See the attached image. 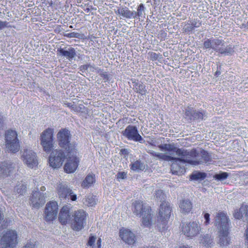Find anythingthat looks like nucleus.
Masks as SVG:
<instances>
[{
	"instance_id": "obj_1",
	"label": "nucleus",
	"mask_w": 248,
	"mask_h": 248,
	"mask_svg": "<svg viewBox=\"0 0 248 248\" xmlns=\"http://www.w3.org/2000/svg\"><path fill=\"white\" fill-rule=\"evenodd\" d=\"M158 147L160 150L170 153L169 155L172 156L175 153L178 156H181L180 159L192 166L209 163L212 160L210 154L204 150L197 151L195 149L190 151L183 148L179 149L174 143L160 144Z\"/></svg>"
},
{
	"instance_id": "obj_2",
	"label": "nucleus",
	"mask_w": 248,
	"mask_h": 248,
	"mask_svg": "<svg viewBox=\"0 0 248 248\" xmlns=\"http://www.w3.org/2000/svg\"><path fill=\"white\" fill-rule=\"evenodd\" d=\"M228 220L226 214L222 212H218L215 218V224L219 229L217 243L222 248L226 247L231 243Z\"/></svg>"
},
{
	"instance_id": "obj_3",
	"label": "nucleus",
	"mask_w": 248,
	"mask_h": 248,
	"mask_svg": "<svg viewBox=\"0 0 248 248\" xmlns=\"http://www.w3.org/2000/svg\"><path fill=\"white\" fill-rule=\"evenodd\" d=\"M133 213L139 217H142V224L145 227L151 225L152 214L150 207L140 201H136L132 204Z\"/></svg>"
},
{
	"instance_id": "obj_4",
	"label": "nucleus",
	"mask_w": 248,
	"mask_h": 248,
	"mask_svg": "<svg viewBox=\"0 0 248 248\" xmlns=\"http://www.w3.org/2000/svg\"><path fill=\"white\" fill-rule=\"evenodd\" d=\"M57 138L59 146L65 149L67 153H70V155L77 151L75 144L70 142L71 135L69 130L63 129L60 131Z\"/></svg>"
},
{
	"instance_id": "obj_5",
	"label": "nucleus",
	"mask_w": 248,
	"mask_h": 248,
	"mask_svg": "<svg viewBox=\"0 0 248 248\" xmlns=\"http://www.w3.org/2000/svg\"><path fill=\"white\" fill-rule=\"evenodd\" d=\"M6 147L8 151L16 153L20 149L19 140L16 131L9 130L5 134Z\"/></svg>"
},
{
	"instance_id": "obj_6",
	"label": "nucleus",
	"mask_w": 248,
	"mask_h": 248,
	"mask_svg": "<svg viewBox=\"0 0 248 248\" xmlns=\"http://www.w3.org/2000/svg\"><path fill=\"white\" fill-rule=\"evenodd\" d=\"M41 145L46 153L49 152L54 146L53 130L51 128L45 130L40 136Z\"/></svg>"
},
{
	"instance_id": "obj_7",
	"label": "nucleus",
	"mask_w": 248,
	"mask_h": 248,
	"mask_svg": "<svg viewBox=\"0 0 248 248\" xmlns=\"http://www.w3.org/2000/svg\"><path fill=\"white\" fill-rule=\"evenodd\" d=\"M21 158L24 164L30 168L33 169L38 164L36 153L30 149H24Z\"/></svg>"
},
{
	"instance_id": "obj_8",
	"label": "nucleus",
	"mask_w": 248,
	"mask_h": 248,
	"mask_svg": "<svg viewBox=\"0 0 248 248\" xmlns=\"http://www.w3.org/2000/svg\"><path fill=\"white\" fill-rule=\"evenodd\" d=\"M17 234L14 230H8L1 238L0 246L2 248H14L17 244Z\"/></svg>"
},
{
	"instance_id": "obj_9",
	"label": "nucleus",
	"mask_w": 248,
	"mask_h": 248,
	"mask_svg": "<svg viewBox=\"0 0 248 248\" xmlns=\"http://www.w3.org/2000/svg\"><path fill=\"white\" fill-rule=\"evenodd\" d=\"M123 135L129 140L143 143L145 140L140 135L138 128L134 125H128L122 132Z\"/></svg>"
},
{
	"instance_id": "obj_10",
	"label": "nucleus",
	"mask_w": 248,
	"mask_h": 248,
	"mask_svg": "<svg viewBox=\"0 0 248 248\" xmlns=\"http://www.w3.org/2000/svg\"><path fill=\"white\" fill-rule=\"evenodd\" d=\"M65 157V155L62 150L53 151L49 158L50 166L53 168L60 167Z\"/></svg>"
},
{
	"instance_id": "obj_11",
	"label": "nucleus",
	"mask_w": 248,
	"mask_h": 248,
	"mask_svg": "<svg viewBox=\"0 0 248 248\" xmlns=\"http://www.w3.org/2000/svg\"><path fill=\"white\" fill-rule=\"evenodd\" d=\"M72 216L74 217L72 223L73 230L76 231L81 230L86 223V214L85 212L82 210H78L75 212Z\"/></svg>"
},
{
	"instance_id": "obj_12",
	"label": "nucleus",
	"mask_w": 248,
	"mask_h": 248,
	"mask_svg": "<svg viewBox=\"0 0 248 248\" xmlns=\"http://www.w3.org/2000/svg\"><path fill=\"white\" fill-rule=\"evenodd\" d=\"M78 154V153L77 151H75L74 153H72L71 155H70V153H67V160L64 167L66 172L72 173L76 170L79 163Z\"/></svg>"
},
{
	"instance_id": "obj_13",
	"label": "nucleus",
	"mask_w": 248,
	"mask_h": 248,
	"mask_svg": "<svg viewBox=\"0 0 248 248\" xmlns=\"http://www.w3.org/2000/svg\"><path fill=\"white\" fill-rule=\"evenodd\" d=\"M201 230L198 222L193 221L184 224L182 228L183 233L186 236L192 237L199 233Z\"/></svg>"
},
{
	"instance_id": "obj_14",
	"label": "nucleus",
	"mask_w": 248,
	"mask_h": 248,
	"mask_svg": "<svg viewBox=\"0 0 248 248\" xmlns=\"http://www.w3.org/2000/svg\"><path fill=\"white\" fill-rule=\"evenodd\" d=\"M16 170V164L10 161L0 162V178L10 176Z\"/></svg>"
},
{
	"instance_id": "obj_15",
	"label": "nucleus",
	"mask_w": 248,
	"mask_h": 248,
	"mask_svg": "<svg viewBox=\"0 0 248 248\" xmlns=\"http://www.w3.org/2000/svg\"><path fill=\"white\" fill-rule=\"evenodd\" d=\"M58 206L56 202H50L46 205L45 215L47 221H52L56 218L58 213Z\"/></svg>"
},
{
	"instance_id": "obj_16",
	"label": "nucleus",
	"mask_w": 248,
	"mask_h": 248,
	"mask_svg": "<svg viewBox=\"0 0 248 248\" xmlns=\"http://www.w3.org/2000/svg\"><path fill=\"white\" fill-rule=\"evenodd\" d=\"M58 195L61 199H70L75 201L77 199V196L73 194L72 191L66 184H60L58 187Z\"/></svg>"
},
{
	"instance_id": "obj_17",
	"label": "nucleus",
	"mask_w": 248,
	"mask_h": 248,
	"mask_svg": "<svg viewBox=\"0 0 248 248\" xmlns=\"http://www.w3.org/2000/svg\"><path fill=\"white\" fill-rule=\"evenodd\" d=\"M45 195L44 193L38 191L33 192L31 198V204L32 206L35 208L42 206L46 202Z\"/></svg>"
},
{
	"instance_id": "obj_18",
	"label": "nucleus",
	"mask_w": 248,
	"mask_h": 248,
	"mask_svg": "<svg viewBox=\"0 0 248 248\" xmlns=\"http://www.w3.org/2000/svg\"><path fill=\"white\" fill-rule=\"evenodd\" d=\"M185 115L190 120H203L206 117L203 111L196 110L192 108L187 107L185 109Z\"/></svg>"
},
{
	"instance_id": "obj_19",
	"label": "nucleus",
	"mask_w": 248,
	"mask_h": 248,
	"mask_svg": "<svg viewBox=\"0 0 248 248\" xmlns=\"http://www.w3.org/2000/svg\"><path fill=\"white\" fill-rule=\"evenodd\" d=\"M171 212L170 203L168 202H162L160 205L158 218L161 221L168 220Z\"/></svg>"
},
{
	"instance_id": "obj_20",
	"label": "nucleus",
	"mask_w": 248,
	"mask_h": 248,
	"mask_svg": "<svg viewBox=\"0 0 248 248\" xmlns=\"http://www.w3.org/2000/svg\"><path fill=\"white\" fill-rule=\"evenodd\" d=\"M120 236L125 243L129 245L133 244L136 241L135 234L128 230H121Z\"/></svg>"
},
{
	"instance_id": "obj_21",
	"label": "nucleus",
	"mask_w": 248,
	"mask_h": 248,
	"mask_svg": "<svg viewBox=\"0 0 248 248\" xmlns=\"http://www.w3.org/2000/svg\"><path fill=\"white\" fill-rule=\"evenodd\" d=\"M58 52L60 56L65 57L70 61H71L76 56V50L72 47L60 48L58 49Z\"/></svg>"
},
{
	"instance_id": "obj_22",
	"label": "nucleus",
	"mask_w": 248,
	"mask_h": 248,
	"mask_svg": "<svg viewBox=\"0 0 248 248\" xmlns=\"http://www.w3.org/2000/svg\"><path fill=\"white\" fill-rule=\"evenodd\" d=\"M132 86L134 91L142 96H145L147 91L146 89V86L141 82L138 80L132 79Z\"/></svg>"
},
{
	"instance_id": "obj_23",
	"label": "nucleus",
	"mask_w": 248,
	"mask_h": 248,
	"mask_svg": "<svg viewBox=\"0 0 248 248\" xmlns=\"http://www.w3.org/2000/svg\"><path fill=\"white\" fill-rule=\"evenodd\" d=\"M71 215L68 206H63L61 210L59 219L62 224H65L70 220Z\"/></svg>"
},
{
	"instance_id": "obj_24",
	"label": "nucleus",
	"mask_w": 248,
	"mask_h": 248,
	"mask_svg": "<svg viewBox=\"0 0 248 248\" xmlns=\"http://www.w3.org/2000/svg\"><path fill=\"white\" fill-rule=\"evenodd\" d=\"M233 216L236 219L245 217L246 220L248 221V206L247 205H242L239 210L235 211Z\"/></svg>"
},
{
	"instance_id": "obj_25",
	"label": "nucleus",
	"mask_w": 248,
	"mask_h": 248,
	"mask_svg": "<svg viewBox=\"0 0 248 248\" xmlns=\"http://www.w3.org/2000/svg\"><path fill=\"white\" fill-rule=\"evenodd\" d=\"M179 207L182 213L186 214L192 209V204L189 200L184 199L180 201Z\"/></svg>"
},
{
	"instance_id": "obj_26",
	"label": "nucleus",
	"mask_w": 248,
	"mask_h": 248,
	"mask_svg": "<svg viewBox=\"0 0 248 248\" xmlns=\"http://www.w3.org/2000/svg\"><path fill=\"white\" fill-rule=\"evenodd\" d=\"M148 153L152 156L155 157L157 159L163 160L164 161H171L172 159H175L176 158L172 156L169 155L164 153H157L152 150H149Z\"/></svg>"
},
{
	"instance_id": "obj_27",
	"label": "nucleus",
	"mask_w": 248,
	"mask_h": 248,
	"mask_svg": "<svg viewBox=\"0 0 248 248\" xmlns=\"http://www.w3.org/2000/svg\"><path fill=\"white\" fill-rule=\"evenodd\" d=\"M118 13L123 17L127 18H136L137 16L136 11H131L126 7L118 9Z\"/></svg>"
},
{
	"instance_id": "obj_28",
	"label": "nucleus",
	"mask_w": 248,
	"mask_h": 248,
	"mask_svg": "<svg viewBox=\"0 0 248 248\" xmlns=\"http://www.w3.org/2000/svg\"><path fill=\"white\" fill-rule=\"evenodd\" d=\"M213 239L211 235L206 234L202 235L200 239V243L202 246L208 248L211 247L213 245Z\"/></svg>"
},
{
	"instance_id": "obj_29",
	"label": "nucleus",
	"mask_w": 248,
	"mask_h": 248,
	"mask_svg": "<svg viewBox=\"0 0 248 248\" xmlns=\"http://www.w3.org/2000/svg\"><path fill=\"white\" fill-rule=\"evenodd\" d=\"M176 159H172L171 161H174L171 166V171L173 174H178V172L180 171L181 167L179 165V162H184L186 163L185 161L180 159L181 158V156L180 157H175ZM188 163L187 162H186Z\"/></svg>"
},
{
	"instance_id": "obj_30",
	"label": "nucleus",
	"mask_w": 248,
	"mask_h": 248,
	"mask_svg": "<svg viewBox=\"0 0 248 248\" xmlns=\"http://www.w3.org/2000/svg\"><path fill=\"white\" fill-rule=\"evenodd\" d=\"M220 48L218 50V53L225 55H231L234 51L233 47L231 45L225 46L224 42L223 45L220 46Z\"/></svg>"
},
{
	"instance_id": "obj_31",
	"label": "nucleus",
	"mask_w": 248,
	"mask_h": 248,
	"mask_svg": "<svg viewBox=\"0 0 248 248\" xmlns=\"http://www.w3.org/2000/svg\"><path fill=\"white\" fill-rule=\"evenodd\" d=\"M224 41L218 38H212V49H214L217 52H218L220 46L223 45Z\"/></svg>"
},
{
	"instance_id": "obj_32",
	"label": "nucleus",
	"mask_w": 248,
	"mask_h": 248,
	"mask_svg": "<svg viewBox=\"0 0 248 248\" xmlns=\"http://www.w3.org/2000/svg\"><path fill=\"white\" fill-rule=\"evenodd\" d=\"M145 165L140 161H136L131 165V169L133 170L139 171L145 169Z\"/></svg>"
},
{
	"instance_id": "obj_33",
	"label": "nucleus",
	"mask_w": 248,
	"mask_h": 248,
	"mask_svg": "<svg viewBox=\"0 0 248 248\" xmlns=\"http://www.w3.org/2000/svg\"><path fill=\"white\" fill-rule=\"evenodd\" d=\"M95 181L94 177L92 175H87L85 180L82 183V186L83 187H88L93 183Z\"/></svg>"
},
{
	"instance_id": "obj_34",
	"label": "nucleus",
	"mask_w": 248,
	"mask_h": 248,
	"mask_svg": "<svg viewBox=\"0 0 248 248\" xmlns=\"http://www.w3.org/2000/svg\"><path fill=\"white\" fill-rule=\"evenodd\" d=\"M26 185L23 183L22 182H21L16 185L15 190L17 193L23 195L26 192Z\"/></svg>"
},
{
	"instance_id": "obj_35",
	"label": "nucleus",
	"mask_w": 248,
	"mask_h": 248,
	"mask_svg": "<svg viewBox=\"0 0 248 248\" xmlns=\"http://www.w3.org/2000/svg\"><path fill=\"white\" fill-rule=\"evenodd\" d=\"M229 176V174L226 172H221L219 173H217L214 176V178L221 182H223Z\"/></svg>"
},
{
	"instance_id": "obj_36",
	"label": "nucleus",
	"mask_w": 248,
	"mask_h": 248,
	"mask_svg": "<svg viewBox=\"0 0 248 248\" xmlns=\"http://www.w3.org/2000/svg\"><path fill=\"white\" fill-rule=\"evenodd\" d=\"M80 70L82 73L86 71L93 72H94V66L90 64L82 65L80 67Z\"/></svg>"
},
{
	"instance_id": "obj_37",
	"label": "nucleus",
	"mask_w": 248,
	"mask_h": 248,
	"mask_svg": "<svg viewBox=\"0 0 248 248\" xmlns=\"http://www.w3.org/2000/svg\"><path fill=\"white\" fill-rule=\"evenodd\" d=\"M206 177V174L204 172H196L192 173L191 175L190 179L191 180H203Z\"/></svg>"
},
{
	"instance_id": "obj_38",
	"label": "nucleus",
	"mask_w": 248,
	"mask_h": 248,
	"mask_svg": "<svg viewBox=\"0 0 248 248\" xmlns=\"http://www.w3.org/2000/svg\"><path fill=\"white\" fill-rule=\"evenodd\" d=\"M85 202L87 205L93 206L96 204V199L94 196L91 195H89L86 198Z\"/></svg>"
},
{
	"instance_id": "obj_39",
	"label": "nucleus",
	"mask_w": 248,
	"mask_h": 248,
	"mask_svg": "<svg viewBox=\"0 0 248 248\" xmlns=\"http://www.w3.org/2000/svg\"><path fill=\"white\" fill-rule=\"evenodd\" d=\"M155 197L157 201L163 202L165 200L164 194L162 190H157L155 191Z\"/></svg>"
},
{
	"instance_id": "obj_40",
	"label": "nucleus",
	"mask_w": 248,
	"mask_h": 248,
	"mask_svg": "<svg viewBox=\"0 0 248 248\" xmlns=\"http://www.w3.org/2000/svg\"><path fill=\"white\" fill-rule=\"evenodd\" d=\"M144 7L142 3H141L137 8V16L140 17H142L143 15V13L144 11Z\"/></svg>"
},
{
	"instance_id": "obj_41",
	"label": "nucleus",
	"mask_w": 248,
	"mask_h": 248,
	"mask_svg": "<svg viewBox=\"0 0 248 248\" xmlns=\"http://www.w3.org/2000/svg\"><path fill=\"white\" fill-rule=\"evenodd\" d=\"M204 48L206 49L212 48V38L205 39L203 44Z\"/></svg>"
},
{
	"instance_id": "obj_42",
	"label": "nucleus",
	"mask_w": 248,
	"mask_h": 248,
	"mask_svg": "<svg viewBox=\"0 0 248 248\" xmlns=\"http://www.w3.org/2000/svg\"><path fill=\"white\" fill-rule=\"evenodd\" d=\"M83 107V105L76 106L74 104L71 109L75 112H79L82 111V110Z\"/></svg>"
},
{
	"instance_id": "obj_43",
	"label": "nucleus",
	"mask_w": 248,
	"mask_h": 248,
	"mask_svg": "<svg viewBox=\"0 0 248 248\" xmlns=\"http://www.w3.org/2000/svg\"><path fill=\"white\" fill-rule=\"evenodd\" d=\"M65 36L69 38H78L79 36V33L78 32H73L66 34Z\"/></svg>"
},
{
	"instance_id": "obj_44",
	"label": "nucleus",
	"mask_w": 248,
	"mask_h": 248,
	"mask_svg": "<svg viewBox=\"0 0 248 248\" xmlns=\"http://www.w3.org/2000/svg\"><path fill=\"white\" fill-rule=\"evenodd\" d=\"M204 218L205 219V221L204 222V225H208L210 223V215L209 214L206 213L204 215Z\"/></svg>"
},
{
	"instance_id": "obj_45",
	"label": "nucleus",
	"mask_w": 248,
	"mask_h": 248,
	"mask_svg": "<svg viewBox=\"0 0 248 248\" xmlns=\"http://www.w3.org/2000/svg\"><path fill=\"white\" fill-rule=\"evenodd\" d=\"M96 239V237L94 236H90L89 238V240L88 242V245L90 246H92L93 245Z\"/></svg>"
},
{
	"instance_id": "obj_46",
	"label": "nucleus",
	"mask_w": 248,
	"mask_h": 248,
	"mask_svg": "<svg viewBox=\"0 0 248 248\" xmlns=\"http://www.w3.org/2000/svg\"><path fill=\"white\" fill-rule=\"evenodd\" d=\"M8 23L6 21H2L0 20V30L8 27Z\"/></svg>"
},
{
	"instance_id": "obj_47",
	"label": "nucleus",
	"mask_w": 248,
	"mask_h": 248,
	"mask_svg": "<svg viewBox=\"0 0 248 248\" xmlns=\"http://www.w3.org/2000/svg\"><path fill=\"white\" fill-rule=\"evenodd\" d=\"M150 55L153 60H156L158 58V55L155 52H151Z\"/></svg>"
},
{
	"instance_id": "obj_48",
	"label": "nucleus",
	"mask_w": 248,
	"mask_h": 248,
	"mask_svg": "<svg viewBox=\"0 0 248 248\" xmlns=\"http://www.w3.org/2000/svg\"><path fill=\"white\" fill-rule=\"evenodd\" d=\"M126 176V173L124 172H119L117 174L118 178L124 179Z\"/></svg>"
},
{
	"instance_id": "obj_49",
	"label": "nucleus",
	"mask_w": 248,
	"mask_h": 248,
	"mask_svg": "<svg viewBox=\"0 0 248 248\" xmlns=\"http://www.w3.org/2000/svg\"><path fill=\"white\" fill-rule=\"evenodd\" d=\"M24 248H35V244L31 242L28 243L24 247Z\"/></svg>"
},
{
	"instance_id": "obj_50",
	"label": "nucleus",
	"mask_w": 248,
	"mask_h": 248,
	"mask_svg": "<svg viewBox=\"0 0 248 248\" xmlns=\"http://www.w3.org/2000/svg\"><path fill=\"white\" fill-rule=\"evenodd\" d=\"M100 75L105 79H108V75L106 72H103L102 73H100Z\"/></svg>"
},
{
	"instance_id": "obj_51",
	"label": "nucleus",
	"mask_w": 248,
	"mask_h": 248,
	"mask_svg": "<svg viewBox=\"0 0 248 248\" xmlns=\"http://www.w3.org/2000/svg\"><path fill=\"white\" fill-rule=\"evenodd\" d=\"M94 72H96L100 75V73H102L103 71L100 68H99L98 67H95L94 66Z\"/></svg>"
},
{
	"instance_id": "obj_52",
	"label": "nucleus",
	"mask_w": 248,
	"mask_h": 248,
	"mask_svg": "<svg viewBox=\"0 0 248 248\" xmlns=\"http://www.w3.org/2000/svg\"><path fill=\"white\" fill-rule=\"evenodd\" d=\"M65 105L67 107H69L71 109H72V107L73 106L74 104L72 103H65Z\"/></svg>"
},
{
	"instance_id": "obj_53",
	"label": "nucleus",
	"mask_w": 248,
	"mask_h": 248,
	"mask_svg": "<svg viewBox=\"0 0 248 248\" xmlns=\"http://www.w3.org/2000/svg\"><path fill=\"white\" fill-rule=\"evenodd\" d=\"M97 245L98 248H100L101 245V239L100 238L97 240Z\"/></svg>"
},
{
	"instance_id": "obj_54",
	"label": "nucleus",
	"mask_w": 248,
	"mask_h": 248,
	"mask_svg": "<svg viewBox=\"0 0 248 248\" xmlns=\"http://www.w3.org/2000/svg\"><path fill=\"white\" fill-rule=\"evenodd\" d=\"M246 239H247V243L248 244V226H247V228L246 230Z\"/></svg>"
},
{
	"instance_id": "obj_55",
	"label": "nucleus",
	"mask_w": 248,
	"mask_h": 248,
	"mask_svg": "<svg viewBox=\"0 0 248 248\" xmlns=\"http://www.w3.org/2000/svg\"><path fill=\"white\" fill-rule=\"evenodd\" d=\"M121 152L122 153V154H127V150L125 149H122L121 150Z\"/></svg>"
},
{
	"instance_id": "obj_56",
	"label": "nucleus",
	"mask_w": 248,
	"mask_h": 248,
	"mask_svg": "<svg viewBox=\"0 0 248 248\" xmlns=\"http://www.w3.org/2000/svg\"><path fill=\"white\" fill-rule=\"evenodd\" d=\"M191 25L193 26V27H198L199 26H197L196 22H193L191 24Z\"/></svg>"
},
{
	"instance_id": "obj_57",
	"label": "nucleus",
	"mask_w": 248,
	"mask_h": 248,
	"mask_svg": "<svg viewBox=\"0 0 248 248\" xmlns=\"http://www.w3.org/2000/svg\"><path fill=\"white\" fill-rule=\"evenodd\" d=\"M46 190V187L44 186H42L40 187V190L42 191H44Z\"/></svg>"
},
{
	"instance_id": "obj_58",
	"label": "nucleus",
	"mask_w": 248,
	"mask_h": 248,
	"mask_svg": "<svg viewBox=\"0 0 248 248\" xmlns=\"http://www.w3.org/2000/svg\"><path fill=\"white\" fill-rule=\"evenodd\" d=\"M179 248H190L189 247H188V246L183 245V246H180Z\"/></svg>"
},
{
	"instance_id": "obj_59",
	"label": "nucleus",
	"mask_w": 248,
	"mask_h": 248,
	"mask_svg": "<svg viewBox=\"0 0 248 248\" xmlns=\"http://www.w3.org/2000/svg\"><path fill=\"white\" fill-rule=\"evenodd\" d=\"M220 74V72L218 71H217L216 72V75H217V76L219 75Z\"/></svg>"
},
{
	"instance_id": "obj_60",
	"label": "nucleus",
	"mask_w": 248,
	"mask_h": 248,
	"mask_svg": "<svg viewBox=\"0 0 248 248\" xmlns=\"http://www.w3.org/2000/svg\"><path fill=\"white\" fill-rule=\"evenodd\" d=\"M245 28H247L248 29V22L247 23V25H245Z\"/></svg>"
},
{
	"instance_id": "obj_61",
	"label": "nucleus",
	"mask_w": 248,
	"mask_h": 248,
	"mask_svg": "<svg viewBox=\"0 0 248 248\" xmlns=\"http://www.w3.org/2000/svg\"><path fill=\"white\" fill-rule=\"evenodd\" d=\"M85 11H87V12H89L90 11V9H89V8H86Z\"/></svg>"
},
{
	"instance_id": "obj_62",
	"label": "nucleus",
	"mask_w": 248,
	"mask_h": 248,
	"mask_svg": "<svg viewBox=\"0 0 248 248\" xmlns=\"http://www.w3.org/2000/svg\"><path fill=\"white\" fill-rule=\"evenodd\" d=\"M245 25H247V24H244V23H243L242 26L245 28Z\"/></svg>"
},
{
	"instance_id": "obj_63",
	"label": "nucleus",
	"mask_w": 248,
	"mask_h": 248,
	"mask_svg": "<svg viewBox=\"0 0 248 248\" xmlns=\"http://www.w3.org/2000/svg\"><path fill=\"white\" fill-rule=\"evenodd\" d=\"M234 248H239V247H237V246H235V247H234Z\"/></svg>"
}]
</instances>
